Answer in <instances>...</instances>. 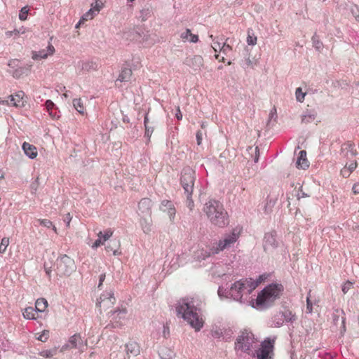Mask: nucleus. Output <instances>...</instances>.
Masks as SVG:
<instances>
[{"label":"nucleus","instance_id":"37","mask_svg":"<svg viewBox=\"0 0 359 359\" xmlns=\"http://www.w3.org/2000/svg\"><path fill=\"white\" fill-rule=\"evenodd\" d=\"M104 4L101 0H96L94 4H91V8L95 13H99L101 9L103 8Z\"/></svg>","mask_w":359,"mask_h":359},{"label":"nucleus","instance_id":"25","mask_svg":"<svg viewBox=\"0 0 359 359\" xmlns=\"http://www.w3.org/2000/svg\"><path fill=\"white\" fill-rule=\"evenodd\" d=\"M22 149L29 158L34 159L37 156L36 148L29 143L24 142L22 144Z\"/></svg>","mask_w":359,"mask_h":359},{"label":"nucleus","instance_id":"13","mask_svg":"<svg viewBox=\"0 0 359 359\" xmlns=\"http://www.w3.org/2000/svg\"><path fill=\"white\" fill-rule=\"evenodd\" d=\"M355 145L353 142L348 141L341 146L340 155L346 158L355 156L358 151L355 149Z\"/></svg>","mask_w":359,"mask_h":359},{"label":"nucleus","instance_id":"40","mask_svg":"<svg viewBox=\"0 0 359 359\" xmlns=\"http://www.w3.org/2000/svg\"><path fill=\"white\" fill-rule=\"evenodd\" d=\"M9 245V238L4 237L1 239L0 243V253L3 254L6 252L7 247Z\"/></svg>","mask_w":359,"mask_h":359},{"label":"nucleus","instance_id":"62","mask_svg":"<svg viewBox=\"0 0 359 359\" xmlns=\"http://www.w3.org/2000/svg\"><path fill=\"white\" fill-rule=\"evenodd\" d=\"M44 269H45L46 274L48 276H50V273H51L50 266H48L46 263L44 264Z\"/></svg>","mask_w":359,"mask_h":359},{"label":"nucleus","instance_id":"4","mask_svg":"<svg viewBox=\"0 0 359 359\" xmlns=\"http://www.w3.org/2000/svg\"><path fill=\"white\" fill-rule=\"evenodd\" d=\"M283 291L282 284L271 283L269 285L258 294L256 299L257 306L261 309L271 306L277 299L280 298Z\"/></svg>","mask_w":359,"mask_h":359},{"label":"nucleus","instance_id":"5","mask_svg":"<svg viewBox=\"0 0 359 359\" xmlns=\"http://www.w3.org/2000/svg\"><path fill=\"white\" fill-rule=\"evenodd\" d=\"M195 182V172L189 168H184L181 172L180 184L184 190L187 196V205L190 210L194 207V201L191 199V194L194 190Z\"/></svg>","mask_w":359,"mask_h":359},{"label":"nucleus","instance_id":"8","mask_svg":"<svg viewBox=\"0 0 359 359\" xmlns=\"http://www.w3.org/2000/svg\"><path fill=\"white\" fill-rule=\"evenodd\" d=\"M57 273L69 276L75 270L74 261L67 255H62L56 262Z\"/></svg>","mask_w":359,"mask_h":359},{"label":"nucleus","instance_id":"58","mask_svg":"<svg viewBox=\"0 0 359 359\" xmlns=\"http://www.w3.org/2000/svg\"><path fill=\"white\" fill-rule=\"evenodd\" d=\"M72 220V217L70 216V214L68 213L65 215L64 217V222L66 223L67 226H69L70 222Z\"/></svg>","mask_w":359,"mask_h":359},{"label":"nucleus","instance_id":"54","mask_svg":"<svg viewBox=\"0 0 359 359\" xmlns=\"http://www.w3.org/2000/svg\"><path fill=\"white\" fill-rule=\"evenodd\" d=\"M352 13L355 20L359 22V8L358 6H355V8L352 9Z\"/></svg>","mask_w":359,"mask_h":359},{"label":"nucleus","instance_id":"49","mask_svg":"<svg viewBox=\"0 0 359 359\" xmlns=\"http://www.w3.org/2000/svg\"><path fill=\"white\" fill-rule=\"evenodd\" d=\"M353 283L350 281H347L342 286V291L344 294L347 293L352 287Z\"/></svg>","mask_w":359,"mask_h":359},{"label":"nucleus","instance_id":"50","mask_svg":"<svg viewBox=\"0 0 359 359\" xmlns=\"http://www.w3.org/2000/svg\"><path fill=\"white\" fill-rule=\"evenodd\" d=\"M351 172L347 169V165L346 164L345 166L341 170V175L344 177H348L351 175Z\"/></svg>","mask_w":359,"mask_h":359},{"label":"nucleus","instance_id":"35","mask_svg":"<svg viewBox=\"0 0 359 359\" xmlns=\"http://www.w3.org/2000/svg\"><path fill=\"white\" fill-rule=\"evenodd\" d=\"M73 105L75 109L80 114L84 113V107L81 99H74L73 100Z\"/></svg>","mask_w":359,"mask_h":359},{"label":"nucleus","instance_id":"31","mask_svg":"<svg viewBox=\"0 0 359 359\" xmlns=\"http://www.w3.org/2000/svg\"><path fill=\"white\" fill-rule=\"evenodd\" d=\"M47 306L48 302L45 299H38L36 302L34 309L36 311V312H43L44 311Z\"/></svg>","mask_w":359,"mask_h":359},{"label":"nucleus","instance_id":"30","mask_svg":"<svg viewBox=\"0 0 359 359\" xmlns=\"http://www.w3.org/2000/svg\"><path fill=\"white\" fill-rule=\"evenodd\" d=\"M217 253H213L212 252V247L208 250L202 249V250L198 251L196 255V258L199 261H201V260L205 259L206 258L210 257L212 255H217Z\"/></svg>","mask_w":359,"mask_h":359},{"label":"nucleus","instance_id":"42","mask_svg":"<svg viewBox=\"0 0 359 359\" xmlns=\"http://www.w3.org/2000/svg\"><path fill=\"white\" fill-rule=\"evenodd\" d=\"M257 36L254 34H250V32H248L247 43L248 45L254 46L257 43Z\"/></svg>","mask_w":359,"mask_h":359},{"label":"nucleus","instance_id":"33","mask_svg":"<svg viewBox=\"0 0 359 359\" xmlns=\"http://www.w3.org/2000/svg\"><path fill=\"white\" fill-rule=\"evenodd\" d=\"M36 311L32 307L26 308L23 312L24 318L27 319H36L35 313Z\"/></svg>","mask_w":359,"mask_h":359},{"label":"nucleus","instance_id":"21","mask_svg":"<svg viewBox=\"0 0 359 359\" xmlns=\"http://www.w3.org/2000/svg\"><path fill=\"white\" fill-rule=\"evenodd\" d=\"M126 353L128 358L137 356L140 354V350L138 344L135 341H129L126 344Z\"/></svg>","mask_w":359,"mask_h":359},{"label":"nucleus","instance_id":"18","mask_svg":"<svg viewBox=\"0 0 359 359\" xmlns=\"http://www.w3.org/2000/svg\"><path fill=\"white\" fill-rule=\"evenodd\" d=\"M210 38L212 39V48H213V50H215V53H218L219 52L222 46V44H223V39H219L218 36L217 37H214L213 35H210ZM215 58L217 60H218L219 62H225V58L224 57H222L220 58V55L218 53H216L215 54Z\"/></svg>","mask_w":359,"mask_h":359},{"label":"nucleus","instance_id":"12","mask_svg":"<svg viewBox=\"0 0 359 359\" xmlns=\"http://www.w3.org/2000/svg\"><path fill=\"white\" fill-rule=\"evenodd\" d=\"M86 346L84 344L80 334H74L70 337L68 344L62 346V349L67 348H78L81 351H83L84 347Z\"/></svg>","mask_w":359,"mask_h":359},{"label":"nucleus","instance_id":"55","mask_svg":"<svg viewBox=\"0 0 359 359\" xmlns=\"http://www.w3.org/2000/svg\"><path fill=\"white\" fill-rule=\"evenodd\" d=\"M357 162L356 161H354L353 163H351V164L348 165V166H347V169H348V170L352 172L353 171H354L355 170V168H357Z\"/></svg>","mask_w":359,"mask_h":359},{"label":"nucleus","instance_id":"17","mask_svg":"<svg viewBox=\"0 0 359 359\" xmlns=\"http://www.w3.org/2000/svg\"><path fill=\"white\" fill-rule=\"evenodd\" d=\"M160 210L164 212H167L170 219L172 220L175 215V208L172 201L168 200L162 201Z\"/></svg>","mask_w":359,"mask_h":359},{"label":"nucleus","instance_id":"63","mask_svg":"<svg viewBox=\"0 0 359 359\" xmlns=\"http://www.w3.org/2000/svg\"><path fill=\"white\" fill-rule=\"evenodd\" d=\"M259 150L258 147H255V159H254V161H255V163H257V162H258V160H259Z\"/></svg>","mask_w":359,"mask_h":359},{"label":"nucleus","instance_id":"60","mask_svg":"<svg viewBox=\"0 0 359 359\" xmlns=\"http://www.w3.org/2000/svg\"><path fill=\"white\" fill-rule=\"evenodd\" d=\"M353 191L355 194H359V182L358 183H355L353 186Z\"/></svg>","mask_w":359,"mask_h":359},{"label":"nucleus","instance_id":"9","mask_svg":"<svg viewBox=\"0 0 359 359\" xmlns=\"http://www.w3.org/2000/svg\"><path fill=\"white\" fill-rule=\"evenodd\" d=\"M274 341L266 339L262 342L260 348L256 351L257 359H272Z\"/></svg>","mask_w":359,"mask_h":359},{"label":"nucleus","instance_id":"56","mask_svg":"<svg viewBox=\"0 0 359 359\" xmlns=\"http://www.w3.org/2000/svg\"><path fill=\"white\" fill-rule=\"evenodd\" d=\"M202 138H203V133L201 131L199 130L196 133V140H197L198 145H200L201 144Z\"/></svg>","mask_w":359,"mask_h":359},{"label":"nucleus","instance_id":"15","mask_svg":"<svg viewBox=\"0 0 359 359\" xmlns=\"http://www.w3.org/2000/svg\"><path fill=\"white\" fill-rule=\"evenodd\" d=\"M151 201L147 198H142L138 204L139 215L142 216H150Z\"/></svg>","mask_w":359,"mask_h":359},{"label":"nucleus","instance_id":"52","mask_svg":"<svg viewBox=\"0 0 359 359\" xmlns=\"http://www.w3.org/2000/svg\"><path fill=\"white\" fill-rule=\"evenodd\" d=\"M27 29L25 27H21L19 29H16L15 36H20V34H25L27 32Z\"/></svg>","mask_w":359,"mask_h":359},{"label":"nucleus","instance_id":"23","mask_svg":"<svg viewBox=\"0 0 359 359\" xmlns=\"http://www.w3.org/2000/svg\"><path fill=\"white\" fill-rule=\"evenodd\" d=\"M32 64L29 63L25 65L24 67H20L15 69L13 72V76L15 78H20L23 76H27L32 69Z\"/></svg>","mask_w":359,"mask_h":359},{"label":"nucleus","instance_id":"43","mask_svg":"<svg viewBox=\"0 0 359 359\" xmlns=\"http://www.w3.org/2000/svg\"><path fill=\"white\" fill-rule=\"evenodd\" d=\"M276 201L274 200L270 199L267 201L266 205L264 206V212L266 214H269L271 212L272 208L274 206Z\"/></svg>","mask_w":359,"mask_h":359},{"label":"nucleus","instance_id":"36","mask_svg":"<svg viewBox=\"0 0 359 359\" xmlns=\"http://www.w3.org/2000/svg\"><path fill=\"white\" fill-rule=\"evenodd\" d=\"M37 221L39 222V224L45 227L50 228L53 227V230L57 233V229L55 226L53 225L52 222H50L48 219H39Z\"/></svg>","mask_w":359,"mask_h":359},{"label":"nucleus","instance_id":"39","mask_svg":"<svg viewBox=\"0 0 359 359\" xmlns=\"http://www.w3.org/2000/svg\"><path fill=\"white\" fill-rule=\"evenodd\" d=\"M29 8L28 6H24L21 8L19 13V19L22 21H25L27 18V15L29 13Z\"/></svg>","mask_w":359,"mask_h":359},{"label":"nucleus","instance_id":"28","mask_svg":"<svg viewBox=\"0 0 359 359\" xmlns=\"http://www.w3.org/2000/svg\"><path fill=\"white\" fill-rule=\"evenodd\" d=\"M142 229L144 233H149L151 230V219L150 216H142L140 220Z\"/></svg>","mask_w":359,"mask_h":359},{"label":"nucleus","instance_id":"11","mask_svg":"<svg viewBox=\"0 0 359 359\" xmlns=\"http://www.w3.org/2000/svg\"><path fill=\"white\" fill-rule=\"evenodd\" d=\"M278 245L276 232L265 233L263 241V247L265 252H272L278 247Z\"/></svg>","mask_w":359,"mask_h":359},{"label":"nucleus","instance_id":"34","mask_svg":"<svg viewBox=\"0 0 359 359\" xmlns=\"http://www.w3.org/2000/svg\"><path fill=\"white\" fill-rule=\"evenodd\" d=\"M126 313L127 311L126 309H118L116 311L109 312V313H111V316H113V319H116L117 317H118L119 319L123 318H125Z\"/></svg>","mask_w":359,"mask_h":359},{"label":"nucleus","instance_id":"22","mask_svg":"<svg viewBox=\"0 0 359 359\" xmlns=\"http://www.w3.org/2000/svg\"><path fill=\"white\" fill-rule=\"evenodd\" d=\"M120 242L118 240H111L105 247V250L107 252H112L114 256H118L121 254L120 251Z\"/></svg>","mask_w":359,"mask_h":359},{"label":"nucleus","instance_id":"41","mask_svg":"<svg viewBox=\"0 0 359 359\" xmlns=\"http://www.w3.org/2000/svg\"><path fill=\"white\" fill-rule=\"evenodd\" d=\"M56 349L43 350L39 353V355L44 358H52L56 354Z\"/></svg>","mask_w":359,"mask_h":359},{"label":"nucleus","instance_id":"26","mask_svg":"<svg viewBox=\"0 0 359 359\" xmlns=\"http://www.w3.org/2000/svg\"><path fill=\"white\" fill-rule=\"evenodd\" d=\"M296 166L301 169H305L309 167L306 151L302 150L299 151V156L296 161Z\"/></svg>","mask_w":359,"mask_h":359},{"label":"nucleus","instance_id":"24","mask_svg":"<svg viewBox=\"0 0 359 359\" xmlns=\"http://www.w3.org/2000/svg\"><path fill=\"white\" fill-rule=\"evenodd\" d=\"M181 39L184 41H189L190 43H197L199 40L198 36L191 33L189 29H186L184 32L180 34Z\"/></svg>","mask_w":359,"mask_h":359},{"label":"nucleus","instance_id":"16","mask_svg":"<svg viewBox=\"0 0 359 359\" xmlns=\"http://www.w3.org/2000/svg\"><path fill=\"white\" fill-rule=\"evenodd\" d=\"M112 235L113 231L111 229H108L104 232L100 231L97 234L98 238L94 242L92 248H97L99 246L103 245L104 242L109 240Z\"/></svg>","mask_w":359,"mask_h":359},{"label":"nucleus","instance_id":"20","mask_svg":"<svg viewBox=\"0 0 359 359\" xmlns=\"http://www.w3.org/2000/svg\"><path fill=\"white\" fill-rule=\"evenodd\" d=\"M10 97L11 104L16 107H22L25 102H27L24 91H17L15 95H11Z\"/></svg>","mask_w":359,"mask_h":359},{"label":"nucleus","instance_id":"45","mask_svg":"<svg viewBox=\"0 0 359 359\" xmlns=\"http://www.w3.org/2000/svg\"><path fill=\"white\" fill-rule=\"evenodd\" d=\"M144 127H145V136L149 139L152 133L154 132L153 122L147 125V126H144Z\"/></svg>","mask_w":359,"mask_h":359},{"label":"nucleus","instance_id":"44","mask_svg":"<svg viewBox=\"0 0 359 359\" xmlns=\"http://www.w3.org/2000/svg\"><path fill=\"white\" fill-rule=\"evenodd\" d=\"M231 50L232 47L230 45L226 44V42H224L219 52H222L224 55H227Z\"/></svg>","mask_w":359,"mask_h":359},{"label":"nucleus","instance_id":"38","mask_svg":"<svg viewBox=\"0 0 359 359\" xmlns=\"http://www.w3.org/2000/svg\"><path fill=\"white\" fill-rule=\"evenodd\" d=\"M281 315L286 322H293L296 320L295 316L290 311L283 312Z\"/></svg>","mask_w":359,"mask_h":359},{"label":"nucleus","instance_id":"6","mask_svg":"<svg viewBox=\"0 0 359 359\" xmlns=\"http://www.w3.org/2000/svg\"><path fill=\"white\" fill-rule=\"evenodd\" d=\"M240 232L236 229L229 233H226L217 243L216 246H212L213 253H219L220 252L230 248L238 239Z\"/></svg>","mask_w":359,"mask_h":359},{"label":"nucleus","instance_id":"14","mask_svg":"<svg viewBox=\"0 0 359 359\" xmlns=\"http://www.w3.org/2000/svg\"><path fill=\"white\" fill-rule=\"evenodd\" d=\"M55 51L54 46L49 43L46 49H43L39 51H32V58L34 60H40L46 59L48 56L53 55Z\"/></svg>","mask_w":359,"mask_h":359},{"label":"nucleus","instance_id":"47","mask_svg":"<svg viewBox=\"0 0 359 359\" xmlns=\"http://www.w3.org/2000/svg\"><path fill=\"white\" fill-rule=\"evenodd\" d=\"M296 99L298 102H302L304 100V97L306 95V92L304 91H295Z\"/></svg>","mask_w":359,"mask_h":359},{"label":"nucleus","instance_id":"61","mask_svg":"<svg viewBox=\"0 0 359 359\" xmlns=\"http://www.w3.org/2000/svg\"><path fill=\"white\" fill-rule=\"evenodd\" d=\"M164 351H165V348H161L159 351V355L163 358V359H168L169 358H171L172 357V353H170V354L168 355V358L167 357H164L163 356V352Z\"/></svg>","mask_w":359,"mask_h":359},{"label":"nucleus","instance_id":"19","mask_svg":"<svg viewBox=\"0 0 359 359\" xmlns=\"http://www.w3.org/2000/svg\"><path fill=\"white\" fill-rule=\"evenodd\" d=\"M186 64L194 70L200 69L203 66V58L198 55H194L192 57L187 58Z\"/></svg>","mask_w":359,"mask_h":359},{"label":"nucleus","instance_id":"3","mask_svg":"<svg viewBox=\"0 0 359 359\" xmlns=\"http://www.w3.org/2000/svg\"><path fill=\"white\" fill-rule=\"evenodd\" d=\"M203 210L212 224L222 228L229 224L227 212L219 201H208L205 204Z\"/></svg>","mask_w":359,"mask_h":359},{"label":"nucleus","instance_id":"1","mask_svg":"<svg viewBox=\"0 0 359 359\" xmlns=\"http://www.w3.org/2000/svg\"><path fill=\"white\" fill-rule=\"evenodd\" d=\"M176 311L178 316L182 317L196 331H199L203 326L202 313L201 309L195 305L193 299H183L180 300L177 306Z\"/></svg>","mask_w":359,"mask_h":359},{"label":"nucleus","instance_id":"46","mask_svg":"<svg viewBox=\"0 0 359 359\" xmlns=\"http://www.w3.org/2000/svg\"><path fill=\"white\" fill-rule=\"evenodd\" d=\"M310 293L311 291H309L308 296L306 297V312L308 313H311L313 311V304L310 299Z\"/></svg>","mask_w":359,"mask_h":359},{"label":"nucleus","instance_id":"51","mask_svg":"<svg viewBox=\"0 0 359 359\" xmlns=\"http://www.w3.org/2000/svg\"><path fill=\"white\" fill-rule=\"evenodd\" d=\"M95 64L93 62H88L83 64V69L86 70H90V69H95Z\"/></svg>","mask_w":359,"mask_h":359},{"label":"nucleus","instance_id":"10","mask_svg":"<svg viewBox=\"0 0 359 359\" xmlns=\"http://www.w3.org/2000/svg\"><path fill=\"white\" fill-rule=\"evenodd\" d=\"M116 302V298L112 290L106 291L100 295V301L97 303L101 309L107 310L111 307Z\"/></svg>","mask_w":359,"mask_h":359},{"label":"nucleus","instance_id":"32","mask_svg":"<svg viewBox=\"0 0 359 359\" xmlns=\"http://www.w3.org/2000/svg\"><path fill=\"white\" fill-rule=\"evenodd\" d=\"M97 15V13H95L94 11H93L92 8H90L88 11H87L85 14L83 15V16L79 20V24H83L86 21L93 19L94 17Z\"/></svg>","mask_w":359,"mask_h":359},{"label":"nucleus","instance_id":"7","mask_svg":"<svg viewBox=\"0 0 359 359\" xmlns=\"http://www.w3.org/2000/svg\"><path fill=\"white\" fill-rule=\"evenodd\" d=\"M255 339L254 334L248 330L241 332V334L236 339L235 343V348L241 350L243 352L249 351L252 344L255 343Z\"/></svg>","mask_w":359,"mask_h":359},{"label":"nucleus","instance_id":"64","mask_svg":"<svg viewBox=\"0 0 359 359\" xmlns=\"http://www.w3.org/2000/svg\"><path fill=\"white\" fill-rule=\"evenodd\" d=\"M175 116L178 120H181L182 118V114L180 109V107H177V112L175 114Z\"/></svg>","mask_w":359,"mask_h":359},{"label":"nucleus","instance_id":"27","mask_svg":"<svg viewBox=\"0 0 359 359\" xmlns=\"http://www.w3.org/2000/svg\"><path fill=\"white\" fill-rule=\"evenodd\" d=\"M133 72L129 67H123L118 77L117 81L121 82L128 81L132 76Z\"/></svg>","mask_w":359,"mask_h":359},{"label":"nucleus","instance_id":"29","mask_svg":"<svg viewBox=\"0 0 359 359\" xmlns=\"http://www.w3.org/2000/svg\"><path fill=\"white\" fill-rule=\"evenodd\" d=\"M317 116L315 111L306 110L302 116V121L305 123L313 122Z\"/></svg>","mask_w":359,"mask_h":359},{"label":"nucleus","instance_id":"48","mask_svg":"<svg viewBox=\"0 0 359 359\" xmlns=\"http://www.w3.org/2000/svg\"><path fill=\"white\" fill-rule=\"evenodd\" d=\"M48 333L49 332L48 330L43 331L37 339L43 342L46 341L48 338Z\"/></svg>","mask_w":359,"mask_h":359},{"label":"nucleus","instance_id":"53","mask_svg":"<svg viewBox=\"0 0 359 359\" xmlns=\"http://www.w3.org/2000/svg\"><path fill=\"white\" fill-rule=\"evenodd\" d=\"M15 32L16 29H13V31H7L5 32V36L7 38H11L12 36H13L15 39L18 38V36H15Z\"/></svg>","mask_w":359,"mask_h":359},{"label":"nucleus","instance_id":"2","mask_svg":"<svg viewBox=\"0 0 359 359\" xmlns=\"http://www.w3.org/2000/svg\"><path fill=\"white\" fill-rule=\"evenodd\" d=\"M257 286L258 283H254L252 278H245L236 281L229 289L219 286L217 292L220 297H224L243 303V297L250 294Z\"/></svg>","mask_w":359,"mask_h":359},{"label":"nucleus","instance_id":"57","mask_svg":"<svg viewBox=\"0 0 359 359\" xmlns=\"http://www.w3.org/2000/svg\"><path fill=\"white\" fill-rule=\"evenodd\" d=\"M105 277H106L105 273H102V274H101L100 276L99 284H98V286H97V287L99 289H101V286H102V283H103V282H104V280L105 279Z\"/></svg>","mask_w":359,"mask_h":359},{"label":"nucleus","instance_id":"59","mask_svg":"<svg viewBox=\"0 0 359 359\" xmlns=\"http://www.w3.org/2000/svg\"><path fill=\"white\" fill-rule=\"evenodd\" d=\"M46 106L48 111H50L53 109L54 104L51 100H47L46 102Z\"/></svg>","mask_w":359,"mask_h":359}]
</instances>
